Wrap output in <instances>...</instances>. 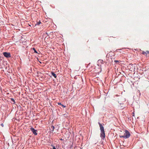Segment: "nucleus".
I'll return each mask as SVG.
<instances>
[{
    "label": "nucleus",
    "mask_w": 149,
    "mask_h": 149,
    "mask_svg": "<svg viewBox=\"0 0 149 149\" xmlns=\"http://www.w3.org/2000/svg\"><path fill=\"white\" fill-rule=\"evenodd\" d=\"M98 123L99 125L101 131L100 136L102 139H104L105 136L104 127L100 123L98 122Z\"/></svg>",
    "instance_id": "1"
},
{
    "label": "nucleus",
    "mask_w": 149,
    "mask_h": 149,
    "mask_svg": "<svg viewBox=\"0 0 149 149\" xmlns=\"http://www.w3.org/2000/svg\"><path fill=\"white\" fill-rule=\"evenodd\" d=\"M130 134L128 131L126 130L125 131V136L126 139L129 138L130 136Z\"/></svg>",
    "instance_id": "2"
},
{
    "label": "nucleus",
    "mask_w": 149,
    "mask_h": 149,
    "mask_svg": "<svg viewBox=\"0 0 149 149\" xmlns=\"http://www.w3.org/2000/svg\"><path fill=\"white\" fill-rule=\"evenodd\" d=\"M30 129L31 131L35 135H37V130H35L34 128H31Z\"/></svg>",
    "instance_id": "3"
},
{
    "label": "nucleus",
    "mask_w": 149,
    "mask_h": 149,
    "mask_svg": "<svg viewBox=\"0 0 149 149\" xmlns=\"http://www.w3.org/2000/svg\"><path fill=\"white\" fill-rule=\"evenodd\" d=\"M31 51H32V52L34 53L37 54H39V53L40 52L39 50H38L37 51L35 49V48H33V49H31Z\"/></svg>",
    "instance_id": "4"
},
{
    "label": "nucleus",
    "mask_w": 149,
    "mask_h": 149,
    "mask_svg": "<svg viewBox=\"0 0 149 149\" xmlns=\"http://www.w3.org/2000/svg\"><path fill=\"white\" fill-rule=\"evenodd\" d=\"M4 56H10V54L9 52H4L3 53Z\"/></svg>",
    "instance_id": "5"
},
{
    "label": "nucleus",
    "mask_w": 149,
    "mask_h": 149,
    "mask_svg": "<svg viewBox=\"0 0 149 149\" xmlns=\"http://www.w3.org/2000/svg\"><path fill=\"white\" fill-rule=\"evenodd\" d=\"M51 74H52V75L53 76H54L55 78H56L57 76L56 74H55L54 72H51Z\"/></svg>",
    "instance_id": "6"
},
{
    "label": "nucleus",
    "mask_w": 149,
    "mask_h": 149,
    "mask_svg": "<svg viewBox=\"0 0 149 149\" xmlns=\"http://www.w3.org/2000/svg\"><path fill=\"white\" fill-rule=\"evenodd\" d=\"M98 63H100L101 64H103L104 62V61L102 60H99L98 61Z\"/></svg>",
    "instance_id": "7"
},
{
    "label": "nucleus",
    "mask_w": 149,
    "mask_h": 149,
    "mask_svg": "<svg viewBox=\"0 0 149 149\" xmlns=\"http://www.w3.org/2000/svg\"><path fill=\"white\" fill-rule=\"evenodd\" d=\"M146 53L148 54H149V51H147L146 52H143V54L144 55H145V54H146Z\"/></svg>",
    "instance_id": "8"
},
{
    "label": "nucleus",
    "mask_w": 149,
    "mask_h": 149,
    "mask_svg": "<svg viewBox=\"0 0 149 149\" xmlns=\"http://www.w3.org/2000/svg\"><path fill=\"white\" fill-rule=\"evenodd\" d=\"M41 23V22L40 21H39V22H37V23L36 24V25H39Z\"/></svg>",
    "instance_id": "9"
},
{
    "label": "nucleus",
    "mask_w": 149,
    "mask_h": 149,
    "mask_svg": "<svg viewBox=\"0 0 149 149\" xmlns=\"http://www.w3.org/2000/svg\"><path fill=\"white\" fill-rule=\"evenodd\" d=\"M51 128H52V132H53L54 131V126L52 125L51 126Z\"/></svg>",
    "instance_id": "10"
},
{
    "label": "nucleus",
    "mask_w": 149,
    "mask_h": 149,
    "mask_svg": "<svg viewBox=\"0 0 149 149\" xmlns=\"http://www.w3.org/2000/svg\"><path fill=\"white\" fill-rule=\"evenodd\" d=\"M120 138H124L125 139H126V138H125V135L120 136Z\"/></svg>",
    "instance_id": "11"
},
{
    "label": "nucleus",
    "mask_w": 149,
    "mask_h": 149,
    "mask_svg": "<svg viewBox=\"0 0 149 149\" xmlns=\"http://www.w3.org/2000/svg\"><path fill=\"white\" fill-rule=\"evenodd\" d=\"M11 100L12 102H14V103H13V104H14L15 102V100H14V99L13 98H11Z\"/></svg>",
    "instance_id": "12"
},
{
    "label": "nucleus",
    "mask_w": 149,
    "mask_h": 149,
    "mask_svg": "<svg viewBox=\"0 0 149 149\" xmlns=\"http://www.w3.org/2000/svg\"><path fill=\"white\" fill-rule=\"evenodd\" d=\"M52 149H56V148L55 147V146H52Z\"/></svg>",
    "instance_id": "13"
},
{
    "label": "nucleus",
    "mask_w": 149,
    "mask_h": 149,
    "mask_svg": "<svg viewBox=\"0 0 149 149\" xmlns=\"http://www.w3.org/2000/svg\"><path fill=\"white\" fill-rule=\"evenodd\" d=\"M61 105L63 107V108H65L66 107L64 105H63V104H61Z\"/></svg>",
    "instance_id": "14"
},
{
    "label": "nucleus",
    "mask_w": 149,
    "mask_h": 149,
    "mask_svg": "<svg viewBox=\"0 0 149 149\" xmlns=\"http://www.w3.org/2000/svg\"><path fill=\"white\" fill-rule=\"evenodd\" d=\"M40 78H42V79H43L44 77H43V76H40Z\"/></svg>",
    "instance_id": "15"
},
{
    "label": "nucleus",
    "mask_w": 149,
    "mask_h": 149,
    "mask_svg": "<svg viewBox=\"0 0 149 149\" xmlns=\"http://www.w3.org/2000/svg\"><path fill=\"white\" fill-rule=\"evenodd\" d=\"M1 125L2 127H3V123L1 124Z\"/></svg>",
    "instance_id": "16"
},
{
    "label": "nucleus",
    "mask_w": 149,
    "mask_h": 149,
    "mask_svg": "<svg viewBox=\"0 0 149 149\" xmlns=\"http://www.w3.org/2000/svg\"><path fill=\"white\" fill-rule=\"evenodd\" d=\"M115 61L116 62H119V61H118V60Z\"/></svg>",
    "instance_id": "17"
},
{
    "label": "nucleus",
    "mask_w": 149,
    "mask_h": 149,
    "mask_svg": "<svg viewBox=\"0 0 149 149\" xmlns=\"http://www.w3.org/2000/svg\"><path fill=\"white\" fill-rule=\"evenodd\" d=\"M58 104H59V105H61V104H61V103H60V102L58 103Z\"/></svg>",
    "instance_id": "18"
},
{
    "label": "nucleus",
    "mask_w": 149,
    "mask_h": 149,
    "mask_svg": "<svg viewBox=\"0 0 149 149\" xmlns=\"http://www.w3.org/2000/svg\"><path fill=\"white\" fill-rule=\"evenodd\" d=\"M5 57H7V58H10V57H11V56H5Z\"/></svg>",
    "instance_id": "19"
},
{
    "label": "nucleus",
    "mask_w": 149,
    "mask_h": 149,
    "mask_svg": "<svg viewBox=\"0 0 149 149\" xmlns=\"http://www.w3.org/2000/svg\"><path fill=\"white\" fill-rule=\"evenodd\" d=\"M132 116H134V113H132Z\"/></svg>",
    "instance_id": "20"
},
{
    "label": "nucleus",
    "mask_w": 149,
    "mask_h": 149,
    "mask_svg": "<svg viewBox=\"0 0 149 149\" xmlns=\"http://www.w3.org/2000/svg\"><path fill=\"white\" fill-rule=\"evenodd\" d=\"M60 140H61V141L63 140V139H60Z\"/></svg>",
    "instance_id": "21"
},
{
    "label": "nucleus",
    "mask_w": 149,
    "mask_h": 149,
    "mask_svg": "<svg viewBox=\"0 0 149 149\" xmlns=\"http://www.w3.org/2000/svg\"><path fill=\"white\" fill-rule=\"evenodd\" d=\"M0 55H2V54H0Z\"/></svg>",
    "instance_id": "22"
},
{
    "label": "nucleus",
    "mask_w": 149,
    "mask_h": 149,
    "mask_svg": "<svg viewBox=\"0 0 149 149\" xmlns=\"http://www.w3.org/2000/svg\"><path fill=\"white\" fill-rule=\"evenodd\" d=\"M1 56H0V58H1Z\"/></svg>",
    "instance_id": "23"
}]
</instances>
